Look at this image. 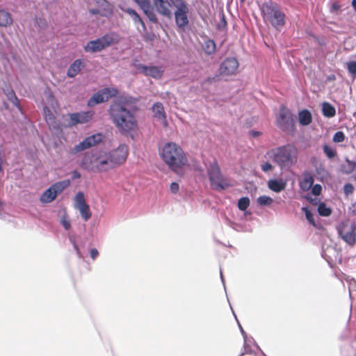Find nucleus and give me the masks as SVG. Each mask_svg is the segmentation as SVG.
<instances>
[{
    "instance_id": "obj_1",
    "label": "nucleus",
    "mask_w": 356,
    "mask_h": 356,
    "mask_svg": "<svg viewBox=\"0 0 356 356\" xmlns=\"http://www.w3.org/2000/svg\"><path fill=\"white\" fill-rule=\"evenodd\" d=\"M106 97H114L110 105L108 113L113 122L120 130L129 132L137 127L136 113L138 110V97L127 92L119 94V90L115 87H106L102 89Z\"/></svg>"
},
{
    "instance_id": "obj_2",
    "label": "nucleus",
    "mask_w": 356,
    "mask_h": 356,
    "mask_svg": "<svg viewBox=\"0 0 356 356\" xmlns=\"http://www.w3.org/2000/svg\"><path fill=\"white\" fill-rule=\"evenodd\" d=\"M261 15L277 31H280L286 23V14L280 6L272 0L265 1L259 5Z\"/></svg>"
},
{
    "instance_id": "obj_3",
    "label": "nucleus",
    "mask_w": 356,
    "mask_h": 356,
    "mask_svg": "<svg viewBox=\"0 0 356 356\" xmlns=\"http://www.w3.org/2000/svg\"><path fill=\"white\" fill-rule=\"evenodd\" d=\"M82 157L80 166L82 169L93 172L106 171L126 162L127 157Z\"/></svg>"
},
{
    "instance_id": "obj_4",
    "label": "nucleus",
    "mask_w": 356,
    "mask_h": 356,
    "mask_svg": "<svg viewBox=\"0 0 356 356\" xmlns=\"http://www.w3.org/2000/svg\"><path fill=\"white\" fill-rule=\"evenodd\" d=\"M211 188L216 191H223L232 186L227 177L222 174L218 162L214 160L207 167Z\"/></svg>"
},
{
    "instance_id": "obj_5",
    "label": "nucleus",
    "mask_w": 356,
    "mask_h": 356,
    "mask_svg": "<svg viewBox=\"0 0 356 356\" xmlns=\"http://www.w3.org/2000/svg\"><path fill=\"white\" fill-rule=\"evenodd\" d=\"M296 117L292 111L284 105H281L276 118L277 127L288 135L293 136L296 131Z\"/></svg>"
},
{
    "instance_id": "obj_6",
    "label": "nucleus",
    "mask_w": 356,
    "mask_h": 356,
    "mask_svg": "<svg viewBox=\"0 0 356 356\" xmlns=\"http://www.w3.org/2000/svg\"><path fill=\"white\" fill-rule=\"evenodd\" d=\"M171 5L176 8L174 12L175 22L177 26L178 32H186L191 29L190 22L188 17L189 12L188 4L185 1H181V2H173V0L170 1Z\"/></svg>"
},
{
    "instance_id": "obj_7",
    "label": "nucleus",
    "mask_w": 356,
    "mask_h": 356,
    "mask_svg": "<svg viewBox=\"0 0 356 356\" xmlns=\"http://www.w3.org/2000/svg\"><path fill=\"white\" fill-rule=\"evenodd\" d=\"M112 34L106 33L95 40L88 41L83 47L86 52L97 53L115 43Z\"/></svg>"
},
{
    "instance_id": "obj_8",
    "label": "nucleus",
    "mask_w": 356,
    "mask_h": 356,
    "mask_svg": "<svg viewBox=\"0 0 356 356\" xmlns=\"http://www.w3.org/2000/svg\"><path fill=\"white\" fill-rule=\"evenodd\" d=\"M170 170L179 176L185 173V167L188 166V157H161Z\"/></svg>"
},
{
    "instance_id": "obj_9",
    "label": "nucleus",
    "mask_w": 356,
    "mask_h": 356,
    "mask_svg": "<svg viewBox=\"0 0 356 356\" xmlns=\"http://www.w3.org/2000/svg\"><path fill=\"white\" fill-rule=\"evenodd\" d=\"M337 233L341 239L350 245L356 242V222H352L350 227L342 222L337 228Z\"/></svg>"
},
{
    "instance_id": "obj_10",
    "label": "nucleus",
    "mask_w": 356,
    "mask_h": 356,
    "mask_svg": "<svg viewBox=\"0 0 356 356\" xmlns=\"http://www.w3.org/2000/svg\"><path fill=\"white\" fill-rule=\"evenodd\" d=\"M124 11L130 15L135 24H139L143 32V38L145 41L151 42L155 38V34L152 31H148L146 25L140 15L132 8H127Z\"/></svg>"
},
{
    "instance_id": "obj_11",
    "label": "nucleus",
    "mask_w": 356,
    "mask_h": 356,
    "mask_svg": "<svg viewBox=\"0 0 356 356\" xmlns=\"http://www.w3.org/2000/svg\"><path fill=\"white\" fill-rule=\"evenodd\" d=\"M238 67V61L235 57H227L220 64L218 72L221 76L234 74Z\"/></svg>"
},
{
    "instance_id": "obj_12",
    "label": "nucleus",
    "mask_w": 356,
    "mask_h": 356,
    "mask_svg": "<svg viewBox=\"0 0 356 356\" xmlns=\"http://www.w3.org/2000/svg\"><path fill=\"white\" fill-rule=\"evenodd\" d=\"M102 140V136L101 134H92L88 137H86L78 145H76L74 147V151L75 153L82 152L97 145Z\"/></svg>"
},
{
    "instance_id": "obj_13",
    "label": "nucleus",
    "mask_w": 356,
    "mask_h": 356,
    "mask_svg": "<svg viewBox=\"0 0 356 356\" xmlns=\"http://www.w3.org/2000/svg\"><path fill=\"white\" fill-rule=\"evenodd\" d=\"M93 114L92 111H80L68 113L70 118L68 127L87 123L92 118Z\"/></svg>"
},
{
    "instance_id": "obj_14",
    "label": "nucleus",
    "mask_w": 356,
    "mask_h": 356,
    "mask_svg": "<svg viewBox=\"0 0 356 356\" xmlns=\"http://www.w3.org/2000/svg\"><path fill=\"white\" fill-rule=\"evenodd\" d=\"M135 67L145 76H151L155 79H161L163 74V71L155 65L147 66L142 63L135 65Z\"/></svg>"
},
{
    "instance_id": "obj_15",
    "label": "nucleus",
    "mask_w": 356,
    "mask_h": 356,
    "mask_svg": "<svg viewBox=\"0 0 356 356\" xmlns=\"http://www.w3.org/2000/svg\"><path fill=\"white\" fill-rule=\"evenodd\" d=\"M159 156H186L181 147L173 142H167L161 148Z\"/></svg>"
},
{
    "instance_id": "obj_16",
    "label": "nucleus",
    "mask_w": 356,
    "mask_h": 356,
    "mask_svg": "<svg viewBox=\"0 0 356 356\" xmlns=\"http://www.w3.org/2000/svg\"><path fill=\"white\" fill-rule=\"evenodd\" d=\"M172 0H152L153 5L156 8V12L169 19L172 17V12L169 9L171 7Z\"/></svg>"
},
{
    "instance_id": "obj_17",
    "label": "nucleus",
    "mask_w": 356,
    "mask_h": 356,
    "mask_svg": "<svg viewBox=\"0 0 356 356\" xmlns=\"http://www.w3.org/2000/svg\"><path fill=\"white\" fill-rule=\"evenodd\" d=\"M43 118L49 128L54 130H58L60 127V123L57 121L56 118L51 111V109L47 106L44 105L42 108Z\"/></svg>"
},
{
    "instance_id": "obj_18",
    "label": "nucleus",
    "mask_w": 356,
    "mask_h": 356,
    "mask_svg": "<svg viewBox=\"0 0 356 356\" xmlns=\"http://www.w3.org/2000/svg\"><path fill=\"white\" fill-rule=\"evenodd\" d=\"M287 186V182L282 178H273L270 179L267 182L268 188L276 193H279L285 190Z\"/></svg>"
},
{
    "instance_id": "obj_19",
    "label": "nucleus",
    "mask_w": 356,
    "mask_h": 356,
    "mask_svg": "<svg viewBox=\"0 0 356 356\" xmlns=\"http://www.w3.org/2000/svg\"><path fill=\"white\" fill-rule=\"evenodd\" d=\"M85 63L80 58H77L71 63L67 71V76L69 78H74L83 68Z\"/></svg>"
},
{
    "instance_id": "obj_20",
    "label": "nucleus",
    "mask_w": 356,
    "mask_h": 356,
    "mask_svg": "<svg viewBox=\"0 0 356 356\" xmlns=\"http://www.w3.org/2000/svg\"><path fill=\"white\" fill-rule=\"evenodd\" d=\"M298 157H273L274 161L279 165L281 170H288L297 162Z\"/></svg>"
},
{
    "instance_id": "obj_21",
    "label": "nucleus",
    "mask_w": 356,
    "mask_h": 356,
    "mask_svg": "<svg viewBox=\"0 0 356 356\" xmlns=\"http://www.w3.org/2000/svg\"><path fill=\"white\" fill-rule=\"evenodd\" d=\"M296 147L291 144H286L277 147L272 156H296Z\"/></svg>"
},
{
    "instance_id": "obj_22",
    "label": "nucleus",
    "mask_w": 356,
    "mask_h": 356,
    "mask_svg": "<svg viewBox=\"0 0 356 356\" xmlns=\"http://www.w3.org/2000/svg\"><path fill=\"white\" fill-rule=\"evenodd\" d=\"M298 122L302 127H307L312 122V115L309 110L303 108L298 111Z\"/></svg>"
},
{
    "instance_id": "obj_23",
    "label": "nucleus",
    "mask_w": 356,
    "mask_h": 356,
    "mask_svg": "<svg viewBox=\"0 0 356 356\" xmlns=\"http://www.w3.org/2000/svg\"><path fill=\"white\" fill-rule=\"evenodd\" d=\"M108 100V97H106L105 92L102 90H98L94 93L92 96L88 101V105L92 106L101 103H104Z\"/></svg>"
},
{
    "instance_id": "obj_24",
    "label": "nucleus",
    "mask_w": 356,
    "mask_h": 356,
    "mask_svg": "<svg viewBox=\"0 0 356 356\" xmlns=\"http://www.w3.org/2000/svg\"><path fill=\"white\" fill-rule=\"evenodd\" d=\"M70 184V179H65L63 181H57L53 184L49 188L51 189L55 195L57 196L60 193L63 192L67 187H68Z\"/></svg>"
},
{
    "instance_id": "obj_25",
    "label": "nucleus",
    "mask_w": 356,
    "mask_h": 356,
    "mask_svg": "<svg viewBox=\"0 0 356 356\" xmlns=\"http://www.w3.org/2000/svg\"><path fill=\"white\" fill-rule=\"evenodd\" d=\"M321 106L322 114L324 117L331 118L335 116L336 109L332 104L327 102H324L322 103Z\"/></svg>"
},
{
    "instance_id": "obj_26",
    "label": "nucleus",
    "mask_w": 356,
    "mask_h": 356,
    "mask_svg": "<svg viewBox=\"0 0 356 356\" xmlns=\"http://www.w3.org/2000/svg\"><path fill=\"white\" fill-rule=\"evenodd\" d=\"M13 22L12 15L8 11L0 9V27H7Z\"/></svg>"
},
{
    "instance_id": "obj_27",
    "label": "nucleus",
    "mask_w": 356,
    "mask_h": 356,
    "mask_svg": "<svg viewBox=\"0 0 356 356\" xmlns=\"http://www.w3.org/2000/svg\"><path fill=\"white\" fill-rule=\"evenodd\" d=\"M205 54L208 56L213 55L216 51V44L212 39H207L202 45Z\"/></svg>"
},
{
    "instance_id": "obj_28",
    "label": "nucleus",
    "mask_w": 356,
    "mask_h": 356,
    "mask_svg": "<svg viewBox=\"0 0 356 356\" xmlns=\"http://www.w3.org/2000/svg\"><path fill=\"white\" fill-rule=\"evenodd\" d=\"M69 241L72 245L74 250L76 252L77 257L79 259H83L85 258V252L82 251L81 248L84 247V243L81 241L80 243H78L73 236H70Z\"/></svg>"
},
{
    "instance_id": "obj_29",
    "label": "nucleus",
    "mask_w": 356,
    "mask_h": 356,
    "mask_svg": "<svg viewBox=\"0 0 356 356\" xmlns=\"http://www.w3.org/2000/svg\"><path fill=\"white\" fill-rule=\"evenodd\" d=\"M356 168V162L350 161L348 157H346V163H342L340 166V170L342 173L346 175H350Z\"/></svg>"
},
{
    "instance_id": "obj_30",
    "label": "nucleus",
    "mask_w": 356,
    "mask_h": 356,
    "mask_svg": "<svg viewBox=\"0 0 356 356\" xmlns=\"http://www.w3.org/2000/svg\"><path fill=\"white\" fill-rule=\"evenodd\" d=\"M98 5L102 8L101 16L108 17L113 14V6L107 0H102Z\"/></svg>"
},
{
    "instance_id": "obj_31",
    "label": "nucleus",
    "mask_w": 356,
    "mask_h": 356,
    "mask_svg": "<svg viewBox=\"0 0 356 356\" xmlns=\"http://www.w3.org/2000/svg\"><path fill=\"white\" fill-rule=\"evenodd\" d=\"M141 10L151 22L154 24L158 23V18L154 13V7L151 3L142 8Z\"/></svg>"
},
{
    "instance_id": "obj_32",
    "label": "nucleus",
    "mask_w": 356,
    "mask_h": 356,
    "mask_svg": "<svg viewBox=\"0 0 356 356\" xmlns=\"http://www.w3.org/2000/svg\"><path fill=\"white\" fill-rule=\"evenodd\" d=\"M314 183V178L310 174H307L302 180L299 181V186L303 191L310 189Z\"/></svg>"
},
{
    "instance_id": "obj_33",
    "label": "nucleus",
    "mask_w": 356,
    "mask_h": 356,
    "mask_svg": "<svg viewBox=\"0 0 356 356\" xmlns=\"http://www.w3.org/2000/svg\"><path fill=\"white\" fill-rule=\"evenodd\" d=\"M317 212L320 216L328 217L332 213V209L325 202H321L317 207Z\"/></svg>"
},
{
    "instance_id": "obj_34",
    "label": "nucleus",
    "mask_w": 356,
    "mask_h": 356,
    "mask_svg": "<svg viewBox=\"0 0 356 356\" xmlns=\"http://www.w3.org/2000/svg\"><path fill=\"white\" fill-rule=\"evenodd\" d=\"M56 197L55 193H54L51 189L49 187L41 195L40 201L42 203H50L55 200Z\"/></svg>"
},
{
    "instance_id": "obj_35",
    "label": "nucleus",
    "mask_w": 356,
    "mask_h": 356,
    "mask_svg": "<svg viewBox=\"0 0 356 356\" xmlns=\"http://www.w3.org/2000/svg\"><path fill=\"white\" fill-rule=\"evenodd\" d=\"M342 356H356V338L351 341V344L344 347L341 350Z\"/></svg>"
},
{
    "instance_id": "obj_36",
    "label": "nucleus",
    "mask_w": 356,
    "mask_h": 356,
    "mask_svg": "<svg viewBox=\"0 0 356 356\" xmlns=\"http://www.w3.org/2000/svg\"><path fill=\"white\" fill-rule=\"evenodd\" d=\"M152 111L154 113L156 118H165V113L164 111L163 106L161 102H156L152 106Z\"/></svg>"
},
{
    "instance_id": "obj_37",
    "label": "nucleus",
    "mask_w": 356,
    "mask_h": 356,
    "mask_svg": "<svg viewBox=\"0 0 356 356\" xmlns=\"http://www.w3.org/2000/svg\"><path fill=\"white\" fill-rule=\"evenodd\" d=\"M77 209H79L81 216L84 220V221H88L90 218L92 213L90 209V207L88 204L85 205H81L80 207H77Z\"/></svg>"
},
{
    "instance_id": "obj_38",
    "label": "nucleus",
    "mask_w": 356,
    "mask_h": 356,
    "mask_svg": "<svg viewBox=\"0 0 356 356\" xmlns=\"http://www.w3.org/2000/svg\"><path fill=\"white\" fill-rule=\"evenodd\" d=\"M273 202V199L268 195H260L257 199V203L260 207H269Z\"/></svg>"
},
{
    "instance_id": "obj_39",
    "label": "nucleus",
    "mask_w": 356,
    "mask_h": 356,
    "mask_svg": "<svg viewBox=\"0 0 356 356\" xmlns=\"http://www.w3.org/2000/svg\"><path fill=\"white\" fill-rule=\"evenodd\" d=\"M302 211L305 213V218L307 219L308 222L313 226H316L314 213L310 209V208L308 206L302 207Z\"/></svg>"
},
{
    "instance_id": "obj_40",
    "label": "nucleus",
    "mask_w": 356,
    "mask_h": 356,
    "mask_svg": "<svg viewBox=\"0 0 356 356\" xmlns=\"http://www.w3.org/2000/svg\"><path fill=\"white\" fill-rule=\"evenodd\" d=\"M250 204V198L248 196L241 197L238 200L237 207L241 210H245Z\"/></svg>"
},
{
    "instance_id": "obj_41",
    "label": "nucleus",
    "mask_w": 356,
    "mask_h": 356,
    "mask_svg": "<svg viewBox=\"0 0 356 356\" xmlns=\"http://www.w3.org/2000/svg\"><path fill=\"white\" fill-rule=\"evenodd\" d=\"M220 22L216 24V28L218 31H225L227 29V22L223 11H221L219 14Z\"/></svg>"
},
{
    "instance_id": "obj_42",
    "label": "nucleus",
    "mask_w": 356,
    "mask_h": 356,
    "mask_svg": "<svg viewBox=\"0 0 356 356\" xmlns=\"http://www.w3.org/2000/svg\"><path fill=\"white\" fill-rule=\"evenodd\" d=\"M2 91L9 102L16 95L14 90L10 85H5V86L2 88Z\"/></svg>"
},
{
    "instance_id": "obj_43",
    "label": "nucleus",
    "mask_w": 356,
    "mask_h": 356,
    "mask_svg": "<svg viewBox=\"0 0 356 356\" xmlns=\"http://www.w3.org/2000/svg\"><path fill=\"white\" fill-rule=\"evenodd\" d=\"M75 202L76 208L80 207L81 205H85L87 203L86 202L85 195L83 192L79 191L75 195Z\"/></svg>"
},
{
    "instance_id": "obj_44",
    "label": "nucleus",
    "mask_w": 356,
    "mask_h": 356,
    "mask_svg": "<svg viewBox=\"0 0 356 356\" xmlns=\"http://www.w3.org/2000/svg\"><path fill=\"white\" fill-rule=\"evenodd\" d=\"M347 70L353 79H356V60L347 63Z\"/></svg>"
},
{
    "instance_id": "obj_45",
    "label": "nucleus",
    "mask_w": 356,
    "mask_h": 356,
    "mask_svg": "<svg viewBox=\"0 0 356 356\" xmlns=\"http://www.w3.org/2000/svg\"><path fill=\"white\" fill-rule=\"evenodd\" d=\"M60 223L65 230H70L72 227L70 220L66 213H64L60 220Z\"/></svg>"
},
{
    "instance_id": "obj_46",
    "label": "nucleus",
    "mask_w": 356,
    "mask_h": 356,
    "mask_svg": "<svg viewBox=\"0 0 356 356\" xmlns=\"http://www.w3.org/2000/svg\"><path fill=\"white\" fill-rule=\"evenodd\" d=\"M345 138L344 133L341 131H338L334 134L332 140L335 143H341L344 141Z\"/></svg>"
},
{
    "instance_id": "obj_47",
    "label": "nucleus",
    "mask_w": 356,
    "mask_h": 356,
    "mask_svg": "<svg viewBox=\"0 0 356 356\" xmlns=\"http://www.w3.org/2000/svg\"><path fill=\"white\" fill-rule=\"evenodd\" d=\"M311 194L314 196H318L322 191V186L319 184H314L311 188Z\"/></svg>"
},
{
    "instance_id": "obj_48",
    "label": "nucleus",
    "mask_w": 356,
    "mask_h": 356,
    "mask_svg": "<svg viewBox=\"0 0 356 356\" xmlns=\"http://www.w3.org/2000/svg\"><path fill=\"white\" fill-rule=\"evenodd\" d=\"M10 102L17 108V110L22 115L24 114L23 108L22 107L19 103V100L17 95H15L14 98H13Z\"/></svg>"
},
{
    "instance_id": "obj_49",
    "label": "nucleus",
    "mask_w": 356,
    "mask_h": 356,
    "mask_svg": "<svg viewBox=\"0 0 356 356\" xmlns=\"http://www.w3.org/2000/svg\"><path fill=\"white\" fill-rule=\"evenodd\" d=\"M323 149L325 156H336V152L329 145L325 144L323 146Z\"/></svg>"
},
{
    "instance_id": "obj_50",
    "label": "nucleus",
    "mask_w": 356,
    "mask_h": 356,
    "mask_svg": "<svg viewBox=\"0 0 356 356\" xmlns=\"http://www.w3.org/2000/svg\"><path fill=\"white\" fill-rule=\"evenodd\" d=\"M353 191H354V186L352 184L346 183L343 185V192H344L345 195H348L353 193Z\"/></svg>"
},
{
    "instance_id": "obj_51",
    "label": "nucleus",
    "mask_w": 356,
    "mask_h": 356,
    "mask_svg": "<svg viewBox=\"0 0 356 356\" xmlns=\"http://www.w3.org/2000/svg\"><path fill=\"white\" fill-rule=\"evenodd\" d=\"M220 75L218 74H215L213 76H208L205 80H204V83H209V84H212L213 83H216L218 81H220Z\"/></svg>"
},
{
    "instance_id": "obj_52",
    "label": "nucleus",
    "mask_w": 356,
    "mask_h": 356,
    "mask_svg": "<svg viewBox=\"0 0 356 356\" xmlns=\"http://www.w3.org/2000/svg\"><path fill=\"white\" fill-rule=\"evenodd\" d=\"M230 307H232L230 306ZM231 309H232V310H233V309H232V308H231ZM232 312H233V314H234V316L235 319H236V321H237V323H238V327H239L240 332H241V334H242V336H243V340L248 339V334H247V333L245 332V330H243V327L241 326V323H239V321H238V318H237V317H236V315L235 314L234 312V311H232Z\"/></svg>"
},
{
    "instance_id": "obj_53",
    "label": "nucleus",
    "mask_w": 356,
    "mask_h": 356,
    "mask_svg": "<svg viewBox=\"0 0 356 356\" xmlns=\"http://www.w3.org/2000/svg\"><path fill=\"white\" fill-rule=\"evenodd\" d=\"M242 352L245 353V355L252 353V350L251 349L250 346L248 342V339L243 340V351Z\"/></svg>"
},
{
    "instance_id": "obj_54",
    "label": "nucleus",
    "mask_w": 356,
    "mask_h": 356,
    "mask_svg": "<svg viewBox=\"0 0 356 356\" xmlns=\"http://www.w3.org/2000/svg\"><path fill=\"white\" fill-rule=\"evenodd\" d=\"M133 1L138 6V7L140 9L151 3L149 0H133Z\"/></svg>"
},
{
    "instance_id": "obj_55",
    "label": "nucleus",
    "mask_w": 356,
    "mask_h": 356,
    "mask_svg": "<svg viewBox=\"0 0 356 356\" xmlns=\"http://www.w3.org/2000/svg\"><path fill=\"white\" fill-rule=\"evenodd\" d=\"M170 191L173 194H177L179 191V185L177 182L173 181L170 186Z\"/></svg>"
},
{
    "instance_id": "obj_56",
    "label": "nucleus",
    "mask_w": 356,
    "mask_h": 356,
    "mask_svg": "<svg viewBox=\"0 0 356 356\" xmlns=\"http://www.w3.org/2000/svg\"><path fill=\"white\" fill-rule=\"evenodd\" d=\"M261 170L263 172H269V171L273 170V166L269 162H266V163H264V164L261 165Z\"/></svg>"
},
{
    "instance_id": "obj_57",
    "label": "nucleus",
    "mask_w": 356,
    "mask_h": 356,
    "mask_svg": "<svg viewBox=\"0 0 356 356\" xmlns=\"http://www.w3.org/2000/svg\"><path fill=\"white\" fill-rule=\"evenodd\" d=\"M348 213L352 216H356V201L351 203V205L348 207Z\"/></svg>"
},
{
    "instance_id": "obj_58",
    "label": "nucleus",
    "mask_w": 356,
    "mask_h": 356,
    "mask_svg": "<svg viewBox=\"0 0 356 356\" xmlns=\"http://www.w3.org/2000/svg\"><path fill=\"white\" fill-rule=\"evenodd\" d=\"M99 254V253L97 248H94L90 249V257H91V259L92 260L96 259L98 257Z\"/></svg>"
},
{
    "instance_id": "obj_59",
    "label": "nucleus",
    "mask_w": 356,
    "mask_h": 356,
    "mask_svg": "<svg viewBox=\"0 0 356 356\" xmlns=\"http://www.w3.org/2000/svg\"><path fill=\"white\" fill-rule=\"evenodd\" d=\"M340 9H341V5L338 2H334L331 6L330 12L331 13L337 12Z\"/></svg>"
},
{
    "instance_id": "obj_60",
    "label": "nucleus",
    "mask_w": 356,
    "mask_h": 356,
    "mask_svg": "<svg viewBox=\"0 0 356 356\" xmlns=\"http://www.w3.org/2000/svg\"><path fill=\"white\" fill-rule=\"evenodd\" d=\"M81 175L77 170H74L72 172V179H76L81 178Z\"/></svg>"
},
{
    "instance_id": "obj_61",
    "label": "nucleus",
    "mask_w": 356,
    "mask_h": 356,
    "mask_svg": "<svg viewBox=\"0 0 356 356\" xmlns=\"http://www.w3.org/2000/svg\"><path fill=\"white\" fill-rule=\"evenodd\" d=\"M249 134L252 137V138H257L259 137V136L261 135V132L259 131H254V130H250L249 131Z\"/></svg>"
},
{
    "instance_id": "obj_62",
    "label": "nucleus",
    "mask_w": 356,
    "mask_h": 356,
    "mask_svg": "<svg viewBox=\"0 0 356 356\" xmlns=\"http://www.w3.org/2000/svg\"><path fill=\"white\" fill-rule=\"evenodd\" d=\"M318 196H315L312 199H311L310 204L314 206H318V204L321 202V201L317 197Z\"/></svg>"
},
{
    "instance_id": "obj_63",
    "label": "nucleus",
    "mask_w": 356,
    "mask_h": 356,
    "mask_svg": "<svg viewBox=\"0 0 356 356\" xmlns=\"http://www.w3.org/2000/svg\"><path fill=\"white\" fill-rule=\"evenodd\" d=\"M89 13L91 15H100L101 12L99 11V10L98 8H92L89 10Z\"/></svg>"
},
{
    "instance_id": "obj_64",
    "label": "nucleus",
    "mask_w": 356,
    "mask_h": 356,
    "mask_svg": "<svg viewBox=\"0 0 356 356\" xmlns=\"http://www.w3.org/2000/svg\"><path fill=\"white\" fill-rule=\"evenodd\" d=\"M251 340L252 341L253 345L257 348V349L260 351L261 355L262 356H266L264 353L261 350L259 345L257 343V342L254 341V339L251 337Z\"/></svg>"
}]
</instances>
